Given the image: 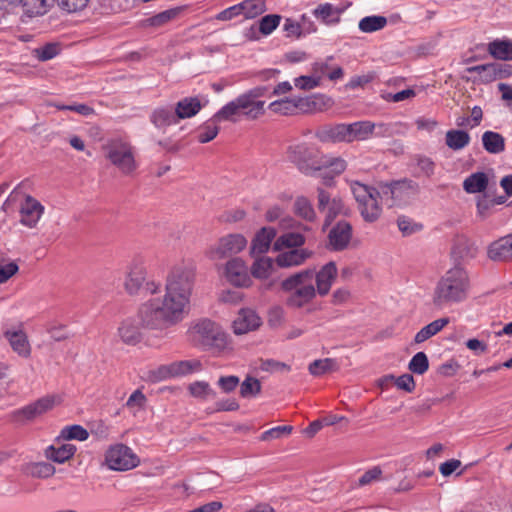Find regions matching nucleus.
<instances>
[{"mask_svg": "<svg viewBox=\"0 0 512 512\" xmlns=\"http://www.w3.org/2000/svg\"><path fill=\"white\" fill-rule=\"evenodd\" d=\"M194 281L192 268L177 266L166 277L162 297L156 296L161 291L160 283L146 282L144 289L152 297L139 307L141 326L162 331L183 321L190 312Z\"/></svg>", "mask_w": 512, "mask_h": 512, "instance_id": "f257e3e1", "label": "nucleus"}, {"mask_svg": "<svg viewBox=\"0 0 512 512\" xmlns=\"http://www.w3.org/2000/svg\"><path fill=\"white\" fill-rule=\"evenodd\" d=\"M469 290L468 272L462 266L456 265L438 280L433 292V303L437 307L461 303L467 299Z\"/></svg>", "mask_w": 512, "mask_h": 512, "instance_id": "f03ea898", "label": "nucleus"}, {"mask_svg": "<svg viewBox=\"0 0 512 512\" xmlns=\"http://www.w3.org/2000/svg\"><path fill=\"white\" fill-rule=\"evenodd\" d=\"M281 289L287 294L286 304L291 308H302L316 297L314 270L304 269L281 283Z\"/></svg>", "mask_w": 512, "mask_h": 512, "instance_id": "7ed1b4c3", "label": "nucleus"}, {"mask_svg": "<svg viewBox=\"0 0 512 512\" xmlns=\"http://www.w3.org/2000/svg\"><path fill=\"white\" fill-rule=\"evenodd\" d=\"M265 101H254L247 91L227 102L216 113V119L237 123L243 119L255 121L265 115Z\"/></svg>", "mask_w": 512, "mask_h": 512, "instance_id": "20e7f679", "label": "nucleus"}, {"mask_svg": "<svg viewBox=\"0 0 512 512\" xmlns=\"http://www.w3.org/2000/svg\"><path fill=\"white\" fill-rule=\"evenodd\" d=\"M188 336L194 346L203 349H221L227 344V336L221 327L206 318L193 323L188 330Z\"/></svg>", "mask_w": 512, "mask_h": 512, "instance_id": "39448f33", "label": "nucleus"}, {"mask_svg": "<svg viewBox=\"0 0 512 512\" xmlns=\"http://www.w3.org/2000/svg\"><path fill=\"white\" fill-rule=\"evenodd\" d=\"M106 158L122 174L130 175L137 169L134 149L123 140H113L104 147Z\"/></svg>", "mask_w": 512, "mask_h": 512, "instance_id": "423d86ee", "label": "nucleus"}, {"mask_svg": "<svg viewBox=\"0 0 512 512\" xmlns=\"http://www.w3.org/2000/svg\"><path fill=\"white\" fill-rule=\"evenodd\" d=\"M201 370L199 360H181L167 365H161L149 373V378L154 382L166 380L168 378L181 377Z\"/></svg>", "mask_w": 512, "mask_h": 512, "instance_id": "0eeeda50", "label": "nucleus"}, {"mask_svg": "<svg viewBox=\"0 0 512 512\" xmlns=\"http://www.w3.org/2000/svg\"><path fill=\"white\" fill-rule=\"evenodd\" d=\"M247 246L246 238L241 234H228L210 246L207 255L212 260H221L240 253Z\"/></svg>", "mask_w": 512, "mask_h": 512, "instance_id": "6e6552de", "label": "nucleus"}, {"mask_svg": "<svg viewBox=\"0 0 512 512\" xmlns=\"http://www.w3.org/2000/svg\"><path fill=\"white\" fill-rule=\"evenodd\" d=\"M105 461L109 469L115 471H127L139 464L137 455L123 444L111 446L105 454Z\"/></svg>", "mask_w": 512, "mask_h": 512, "instance_id": "1a4fd4ad", "label": "nucleus"}, {"mask_svg": "<svg viewBox=\"0 0 512 512\" xmlns=\"http://www.w3.org/2000/svg\"><path fill=\"white\" fill-rule=\"evenodd\" d=\"M55 401V396H44L21 409L15 410L13 412V417L16 421L33 420L51 410L55 405Z\"/></svg>", "mask_w": 512, "mask_h": 512, "instance_id": "9d476101", "label": "nucleus"}, {"mask_svg": "<svg viewBox=\"0 0 512 512\" xmlns=\"http://www.w3.org/2000/svg\"><path fill=\"white\" fill-rule=\"evenodd\" d=\"M44 211V206L36 198L26 195L20 204V223L28 228H34Z\"/></svg>", "mask_w": 512, "mask_h": 512, "instance_id": "9b49d317", "label": "nucleus"}, {"mask_svg": "<svg viewBox=\"0 0 512 512\" xmlns=\"http://www.w3.org/2000/svg\"><path fill=\"white\" fill-rule=\"evenodd\" d=\"M352 238V226L346 221L338 222L328 234V247L332 251H343Z\"/></svg>", "mask_w": 512, "mask_h": 512, "instance_id": "f8f14e48", "label": "nucleus"}, {"mask_svg": "<svg viewBox=\"0 0 512 512\" xmlns=\"http://www.w3.org/2000/svg\"><path fill=\"white\" fill-rule=\"evenodd\" d=\"M225 277L234 286L248 287L251 283L247 267L240 258H232L225 265Z\"/></svg>", "mask_w": 512, "mask_h": 512, "instance_id": "ddd939ff", "label": "nucleus"}, {"mask_svg": "<svg viewBox=\"0 0 512 512\" xmlns=\"http://www.w3.org/2000/svg\"><path fill=\"white\" fill-rule=\"evenodd\" d=\"M262 324L260 316L255 310L242 308L233 321V331L237 335L249 333L258 329Z\"/></svg>", "mask_w": 512, "mask_h": 512, "instance_id": "4468645a", "label": "nucleus"}, {"mask_svg": "<svg viewBox=\"0 0 512 512\" xmlns=\"http://www.w3.org/2000/svg\"><path fill=\"white\" fill-rule=\"evenodd\" d=\"M487 258L493 262H512V233L491 242Z\"/></svg>", "mask_w": 512, "mask_h": 512, "instance_id": "2eb2a0df", "label": "nucleus"}, {"mask_svg": "<svg viewBox=\"0 0 512 512\" xmlns=\"http://www.w3.org/2000/svg\"><path fill=\"white\" fill-rule=\"evenodd\" d=\"M317 207L320 212L326 214L327 220H333L337 215L343 213L344 203L339 197H331L330 193L323 188L317 189Z\"/></svg>", "mask_w": 512, "mask_h": 512, "instance_id": "dca6fc26", "label": "nucleus"}, {"mask_svg": "<svg viewBox=\"0 0 512 512\" xmlns=\"http://www.w3.org/2000/svg\"><path fill=\"white\" fill-rule=\"evenodd\" d=\"M288 158L305 174H309L316 166L309 164L313 157V150L307 143L291 145L288 148Z\"/></svg>", "mask_w": 512, "mask_h": 512, "instance_id": "f3484780", "label": "nucleus"}, {"mask_svg": "<svg viewBox=\"0 0 512 512\" xmlns=\"http://www.w3.org/2000/svg\"><path fill=\"white\" fill-rule=\"evenodd\" d=\"M278 252L275 263L280 268L300 266L313 255V252L309 249H285Z\"/></svg>", "mask_w": 512, "mask_h": 512, "instance_id": "a211bd4d", "label": "nucleus"}, {"mask_svg": "<svg viewBox=\"0 0 512 512\" xmlns=\"http://www.w3.org/2000/svg\"><path fill=\"white\" fill-rule=\"evenodd\" d=\"M337 277V267L335 262L331 261L321 267L318 272L314 271V281L316 282V292L320 296L329 293L332 284Z\"/></svg>", "mask_w": 512, "mask_h": 512, "instance_id": "6ab92c4d", "label": "nucleus"}, {"mask_svg": "<svg viewBox=\"0 0 512 512\" xmlns=\"http://www.w3.org/2000/svg\"><path fill=\"white\" fill-rule=\"evenodd\" d=\"M146 279V269L143 264L138 262H132L126 272V278L124 282L125 290L130 295L138 293Z\"/></svg>", "mask_w": 512, "mask_h": 512, "instance_id": "aec40b11", "label": "nucleus"}, {"mask_svg": "<svg viewBox=\"0 0 512 512\" xmlns=\"http://www.w3.org/2000/svg\"><path fill=\"white\" fill-rule=\"evenodd\" d=\"M346 7L335 6L332 3H321L313 9V16L327 26H334L340 22L341 15Z\"/></svg>", "mask_w": 512, "mask_h": 512, "instance_id": "412c9836", "label": "nucleus"}, {"mask_svg": "<svg viewBox=\"0 0 512 512\" xmlns=\"http://www.w3.org/2000/svg\"><path fill=\"white\" fill-rule=\"evenodd\" d=\"M315 135L321 142H348L347 124L324 125L316 131Z\"/></svg>", "mask_w": 512, "mask_h": 512, "instance_id": "4be33fe9", "label": "nucleus"}, {"mask_svg": "<svg viewBox=\"0 0 512 512\" xmlns=\"http://www.w3.org/2000/svg\"><path fill=\"white\" fill-rule=\"evenodd\" d=\"M4 337L9 342L12 350L20 357L28 358L30 356L31 346L23 330H6Z\"/></svg>", "mask_w": 512, "mask_h": 512, "instance_id": "5701e85b", "label": "nucleus"}, {"mask_svg": "<svg viewBox=\"0 0 512 512\" xmlns=\"http://www.w3.org/2000/svg\"><path fill=\"white\" fill-rule=\"evenodd\" d=\"M150 121L157 129L165 131L167 127L177 124L179 119L172 106H161L153 110Z\"/></svg>", "mask_w": 512, "mask_h": 512, "instance_id": "b1692460", "label": "nucleus"}, {"mask_svg": "<svg viewBox=\"0 0 512 512\" xmlns=\"http://www.w3.org/2000/svg\"><path fill=\"white\" fill-rule=\"evenodd\" d=\"M306 237L299 231H290L281 234L273 243L274 251H282L285 249H304Z\"/></svg>", "mask_w": 512, "mask_h": 512, "instance_id": "393cba45", "label": "nucleus"}, {"mask_svg": "<svg viewBox=\"0 0 512 512\" xmlns=\"http://www.w3.org/2000/svg\"><path fill=\"white\" fill-rule=\"evenodd\" d=\"M276 229L273 227H262L254 236L251 243V253L255 254H264L266 253L272 241L276 237Z\"/></svg>", "mask_w": 512, "mask_h": 512, "instance_id": "a878e982", "label": "nucleus"}, {"mask_svg": "<svg viewBox=\"0 0 512 512\" xmlns=\"http://www.w3.org/2000/svg\"><path fill=\"white\" fill-rule=\"evenodd\" d=\"M348 143L364 141L370 138L375 131V123L364 120L347 124Z\"/></svg>", "mask_w": 512, "mask_h": 512, "instance_id": "bb28decb", "label": "nucleus"}, {"mask_svg": "<svg viewBox=\"0 0 512 512\" xmlns=\"http://www.w3.org/2000/svg\"><path fill=\"white\" fill-rule=\"evenodd\" d=\"M417 185L412 180L404 179L395 181L385 186V193L390 192L393 199L397 201L405 200L416 192Z\"/></svg>", "mask_w": 512, "mask_h": 512, "instance_id": "cd10ccee", "label": "nucleus"}, {"mask_svg": "<svg viewBox=\"0 0 512 512\" xmlns=\"http://www.w3.org/2000/svg\"><path fill=\"white\" fill-rule=\"evenodd\" d=\"M379 196H370L365 201L358 203V209L361 216L366 222H375L382 213V208L379 204Z\"/></svg>", "mask_w": 512, "mask_h": 512, "instance_id": "c85d7f7f", "label": "nucleus"}, {"mask_svg": "<svg viewBox=\"0 0 512 512\" xmlns=\"http://www.w3.org/2000/svg\"><path fill=\"white\" fill-rule=\"evenodd\" d=\"M204 105L198 97H185L174 108L178 119H187L195 116Z\"/></svg>", "mask_w": 512, "mask_h": 512, "instance_id": "c756f323", "label": "nucleus"}, {"mask_svg": "<svg viewBox=\"0 0 512 512\" xmlns=\"http://www.w3.org/2000/svg\"><path fill=\"white\" fill-rule=\"evenodd\" d=\"M489 184V179L484 172H475L463 181V189L468 194L483 193Z\"/></svg>", "mask_w": 512, "mask_h": 512, "instance_id": "7c9ffc66", "label": "nucleus"}, {"mask_svg": "<svg viewBox=\"0 0 512 512\" xmlns=\"http://www.w3.org/2000/svg\"><path fill=\"white\" fill-rule=\"evenodd\" d=\"M76 450V446L69 443L62 444L59 447L51 445L46 449L45 455L49 460L62 464L73 457Z\"/></svg>", "mask_w": 512, "mask_h": 512, "instance_id": "2f4dec72", "label": "nucleus"}, {"mask_svg": "<svg viewBox=\"0 0 512 512\" xmlns=\"http://www.w3.org/2000/svg\"><path fill=\"white\" fill-rule=\"evenodd\" d=\"M121 340L128 345H135L141 340V332L133 320L127 319L118 328Z\"/></svg>", "mask_w": 512, "mask_h": 512, "instance_id": "473e14b6", "label": "nucleus"}, {"mask_svg": "<svg viewBox=\"0 0 512 512\" xmlns=\"http://www.w3.org/2000/svg\"><path fill=\"white\" fill-rule=\"evenodd\" d=\"M484 149L491 154H499L505 150L504 137L494 131H486L482 135Z\"/></svg>", "mask_w": 512, "mask_h": 512, "instance_id": "72a5a7b5", "label": "nucleus"}, {"mask_svg": "<svg viewBox=\"0 0 512 512\" xmlns=\"http://www.w3.org/2000/svg\"><path fill=\"white\" fill-rule=\"evenodd\" d=\"M294 214L305 221L313 222L316 219V212L311 201L305 196L296 197L293 204Z\"/></svg>", "mask_w": 512, "mask_h": 512, "instance_id": "f704fd0d", "label": "nucleus"}, {"mask_svg": "<svg viewBox=\"0 0 512 512\" xmlns=\"http://www.w3.org/2000/svg\"><path fill=\"white\" fill-rule=\"evenodd\" d=\"M448 323L449 318L447 317L432 321L416 333L414 337L415 343L419 344L433 337L439 333Z\"/></svg>", "mask_w": 512, "mask_h": 512, "instance_id": "c9c22d12", "label": "nucleus"}, {"mask_svg": "<svg viewBox=\"0 0 512 512\" xmlns=\"http://www.w3.org/2000/svg\"><path fill=\"white\" fill-rule=\"evenodd\" d=\"M445 143L450 149L458 151L470 143V135L464 130L451 129L446 132Z\"/></svg>", "mask_w": 512, "mask_h": 512, "instance_id": "e433bc0d", "label": "nucleus"}, {"mask_svg": "<svg viewBox=\"0 0 512 512\" xmlns=\"http://www.w3.org/2000/svg\"><path fill=\"white\" fill-rule=\"evenodd\" d=\"M218 122H225L223 119H216L215 114L198 128L197 139L200 143L212 141L219 133Z\"/></svg>", "mask_w": 512, "mask_h": 512, "instance_id": "4c0bfd02", "label": "nucleus"}, {"mask_svg": "<svg viewBox=\"0 0 512 512\" xmlns=\"http://www.w3.org/2000/svg\"><path fill=\"white\" fill-rule=\"evenodd\" d=\"M55 0H21L23 11L29 17L45 14Z\"/></svg>", "mask_w": 512, "mask_h": 512, "instance_id": "58836bf2", "label": "nucleus"}, {"mask_svg": "<svg viewBox=\"0 0 512 512\" xmlns=\"http://www.w3.org/2000/svg\"><path fill=\"white\" fill-rule=\"evenodd\" d=\"M347 168V162L341 157L332 155H323L319 161V165L314 170L327 169L334 175H339Z\"/></svg>", "mask_w": 512, "mask_h": 512, "instance_id": "ea45409f", "label": "nucleus"}, {"mask_svg": "<svg viewBox=\"0 0 512 512\" xmlns=\"http://www.w3.org/2000/svg\"><path fill=\"white\" fill-rule=\"evenodd\" d=\"M489 53L496 59L512 60V40H495L489 43Z\"/></svg>", "mask_w": 512, "mask_h": 512, "instance_id": "a19ab883", "label": "nucleus"}, {"mask_svg": "<svg viewBox=\"0 0 512 512\" xmlns=\"http://www.w3.org/2000/svg\"><path fill=\"white\" fill-rule=\"evenodd\" d=\"M387 25V18L381 15H371L362 18L358 28L363 33H373L382 30Z\"/></svg>", "mask_w": 512, "mask_h": 512, "instance_id": "79ce46f5", "label": "nucleus"}, {"mask_svg": "<svg viewBox=\"0 0 512 512\" xmlns=\"http://www.w3.org/2000/svg\"><path fill=\"white\" fill-rule=\"evenodd\" d=\"M346 182L349 184L351 192L356 200L357 203H360L361 201H365L370 196H379V191L371 186L362 184L358 181L354 180H346Z\"/></svg>", "mask_w": 512, "mask_h": 512, "instance_id": "37998d69", "label": "nucleus"}, {"mask_svg": "<svg viewBox=\"0 0 512 512\" xmlns=\"http://www.w3.org/2000/svg\"><path fill=\"white\" fill-rule=\"evenodd\" d=\"M275 260L270 257H260L254 261L251 274L258 279H266L271 275Z\"/></svg>", "mask_w": 512, "mask_h": 512, "instance_id": "c03bdc74", "label": "nucleus"}, {"mask_svg": "<svg viewBox=\"0 0 512 512\" xmlns=\"http://www.w3.org/2000/svg\"><path fill=\"white\" fill-rule=\"evenodd\" d=\"M337 369L338 363L335 359L332 358L318 359L309 365L310 374L317 377Z\"/></svg>", "mask_w": 512, "mask_h": 512, "instance_id": "a18cd8bd", "label": "nucleus"}, {"mask_svg": "<svg viewBox=\"0 0 512 512\" xmlns=\"http://www.w3.org/2000/svg\"><path fill=\"white\" fill-rule=\"evenodd\" d=\"M55 467L48 462L30 463L26 467V472L35 478H49L55 474Z\"/></svg>", "mask_w": 512, "mask_h": 512, "instance_id": "49530a36", "label": "nucleus"}, {"mask_svg": "<svg viewBox=\"0 0 512 512\" xmlns=\"http://www.w3.org/2000/svg\"><path fill=\"white\" fill-rule=\"evenodd\" d=\"M89 437L88 431L81 425L74 424L61 429L59 438L63 440L85 441Z\"/></svg>", "mask_w": 512, "mask_h": 512, "instance_id": "de8ad7c7", "label": "nucleus"}, {"mask_svg": "<svg viewBox=\"0 0 512 512\" xmlns=\"http://www.w3.org/2000/svg\"><path fill=\"white\" fill-rule=\"evenodd\" d=\"M467 70L470 73H477L479 75L480 79L486 83H489V82H492V81L498 79L496 63L476 65V66L469 67Z\"/></svg>", "mask_w": 512, "mask_h": 512, "instance_id": "09e8293b", "label": "nucleus"}, {"mask_svg": "<svg viewBox=\"0 0 512 512\" xmlns=\"http://www.w3.org/2000/svg\"><path fill=\"white\" fill-rule=\"evenodd\" d=\"M189 391L193 397L203 400L214 399L216 397V392L206 381H196L191 383L189 385Z\"/></svg>", "mask_w": 512, "mask_h": 512, "instance_id": "8fccbe9b", "label": "nucleus"}, {"mask_svg": "<svg viewBox=\"0 0 512 512\" xmlns=\"http://www.w3.org/2000/svg\"><path fill=\"white\" fill-rule=\"evenodd\" d=\"M268 109L275 114L292 115L295 113L294 100L289 97L275 100L268 105Z\"/></svg>", "mask_w": 512, "mask_h": 512, "instance_id": "3c124183", "label": "nucleus"}, {"mask_svg": "<svg viewBox=\"0 0 512 512\" xmlns=\"http://www.w3.org/2000/svg\"><path fill=\"white\" fill-rule=\"evenodd\" d=\"M241 7L243 15L248 19L255 18L266 10L264 0H245L241 2Z\"/></svg>", "mask_w": 512, "mask_h": 512, "instance_id": "603ef678", "label": "nucleus"}, {"mask_svg": "<svg viewBox=\"0 0 512 512\" xmlns=\"http://www.w3.org/2000/svg\"><path fill=\"white\" fill-rule=\"evenodd\" d=\"M178 13L179 11L177 9L162 11L152 17L147 18L146 25L151 27H161L173 20L178 15Z\"/></svg>", "mask_w": 512, "mask_h": 512, "instance_id": "864d4df0", "label": "nucleus"}, {"mask_svg": "<svg viewBox=\"0 0 512 512\" xmlns=\"http://www.w3.org/2000/svg\"><path fill=\"white\" fill-rule=\"evenodd\" d=\"M408 368L415 374H424L429 368L427 355L424 352H417L410 360Z\"/></svg>", "mask_w": 512, "mask_h": 512, "instance_id": "5fc2aeb1", "label": "nucleus"}, {"mask_svg": "<svg viewBox=\"0 0 512 512\" xmlns=\"http://www.w3.org/2000/svg\"><path fill=\"white\" fill-rule=\"evenodd\" d=\"M261 391V384L258 379L247 377L240 386V394L243 398H250Z\"/></svg>", "mask_w": 512, "mask_h": 512, "instance_id": "6e6d98bb", "label": "nucleus"}, {"mask_svg": "<svg viewBox=\"0 0 512 512\" xmlns=\"http://www.w3.org/2000/svg\"><path fill=\"white\" fill-rule=\"evenodd\" d=\"M293 430V427L290 425L284 426H276L269 430L264 431L261 436V441H270L274 439H279L283 436H288Z\"/></svg>", "mask_w": 512, "mask_h": 512, "instance_id": "4d7b16f0", "label": "nucleus"}, {"mask_svg": "<svg viewBox=\"0 0 512 512\" xmlns=\"http://www.w3.org/2000/svg\"><path fill=\"white\" fill-rule=\"evenodd\" d=\"M397 225L404 236L414 234L423 228L421 224L414 222L411 218L406 216L398 217Z\"/></svg>", "mask_w": 512, "mask_h": 512, "instance_id": "13d9d810", "label": "nucleus"}, {"mask_svg": "<svg viewBox=\"0 0 512 512\" xmlns=\"http://www.w3.org/2000/svg\"><path fill=\"white\" fill-rule=\"evenodd\" d=\"M281 17L276 14L264 16L259 22V31L264 35L271 34L279 25Z\"/></svg>", "mask_w": 512, "mask_h": 512, "instance_id": "bf43d9fd", "label": "nucleus"}, {"mask_svg": "<svg viewBox=\"0 0 512 512\" xmlns=\"http://www.w3.org/2000/svg\"><path fill=\"white\" fill-rule=\"evenodd\" d=\"M385 380L394 381L397 388L406 392H412L415 388L414 378L410 374H403L397 378H395L393 375H388L385 377Z\"/></svg>", "mask_w": 512, "mask_h": 512, "instance_id": "052dcab7", "label": "nucleus"}, {"mask_svg": "<svg viewBox=\"0 0 512 512\" xmlns=\"http://www.w3.org/2000/svg\"><path fill=\"white\" fill-rule=\"evenodd\" d=\"M320 76H299L294 79V85L300 90H312L320 85Z\"/></svg>", "mask_w": 512, "mask_h": 512, "instance_id": "680f3d73", "label": "nucleus"}, {"mask_svg": "<svg viewBox=\"0 0 512 512\" xmlns=\"http://www.w3.org/2000/svg\"><path fill=\"white\" fill-rule=\"evenodd\" d=\"M58 6L68 13H76L83 10L89 0H56Z\"/></svg>", "mask_w": 512, "mask_h": 512, "instance_id": "e2e57ef3", "label": "nucleus"}, {"mask_svg": "<svg viewBox=\"0 0 512 512\" xmlns=\"http://www.w3.org/2000/svg\"><path fill=\"white\" fill-rule=\"evenodd\" d=\"M416 164H417V168L419 170L418 175L431 177L434 174L435 163L431 158L426 157V156H417Z\"/></svg>", "mask_w": 512, "mask_h": 512, "instance_id": "0e129e2a", "label": "nucleus"}, {"mask_svg": "<svg viewBox=\"0 0 512 512\" xmlns=\"http://www.w3.org/2000/svg\"><path fill=\"white\" fill-rule=\"evenodd\" d=\"M382 470L379 466H374L371 469L365 471L358 479L359 486L370 485L381 479Z\"/></svg>", "mask_w": 512, "mask_h": 512, "instance_id": "69168bd1", "label": "nucleus"}, {"mask_svg": "<svg viewBox=\"0 0 512 512\" xmlns=\"http://www.w3.org/2000/svg\"><path fill=\"white\" fill-rule=\"evenodd\" d=\"M59 53V46L54 43H48L36 49V56L41 61H47L56 57Z\"/></svg>", "mask_w": 512, "mask_h": 512, "instance_id": "338daca9", "label": "nucleus"}, {"mask_svg": "<svg viewBox=\"0 0 512 512\" xmlns=\"http://www.w3.org/2000/svg\"><path fill=\"white\" fill-rule=\"evenodd\" d=\"M240 379L237 376H222L218 379V386L224 393H230L239 385Z\"/></svg>", "mask_w": 512, "mask_h": 512, "instance_id": "774afa93", "label": "nucleus"}]
</instances>
